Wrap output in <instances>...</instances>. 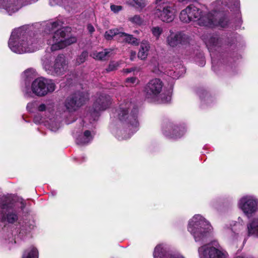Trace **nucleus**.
Returning a JSON list of instances; mask_svg holds the SVG:
<instances>
[{
	"mask_svg": "<svg viewBox=\"0 0 258 258\" xmlns=\"http://www.w3.org/2000/svg\"><path fill=\"white\" fill-rule=\"evenodd\" d=\"M62 23L56 20L47 24L45 32L47 43L52 51L63 49L77 41L75 37H69L67 28H61Z\"/></svg>",
	"mask_w": 258,
	"mask_h": 258,
	"instance_id": "obj_1",
	"label": "nucleus"
},
{
	"mask_svg": "<svg viewBox=\"0 0 258 258\" xmlns=\"http://www.w3.org/2000/svg\"><path fill=\"white\" fill-rule=\"evenodd\" d=\"M179 18L184 23L197 21L200 26L211 28L216 26L224 28L227 24V22L223 23L221 19L217 21L212 13L204 14L200 9L194 5H189L182 10L179 13Z\"/></svg>",
	"mask_w": 258,
	"mask_h": 258,
	"instance_id": "obj_2",
	"label": "nucleus"
},
{
	"mask_svg": "<svg viewBox=\"0 0 258 258\" xmlns=\"http://www.w3.org/2000/svg\"><path fill=\"white\" fill-rule=\"evenodd\" d=\"M8 45L13 52L23 54L36 51L40 47V43L35 38L28 36L23 28H19L12 32Z\"/></svg>",
	"mask_w": 258,
	"mask_h": 258,
	"instance_id": "obj_3",
	"label": "nucleus"
},
{
	"mask_svg": "<svg viewBox=\"0 0 258 258\" xmlns=\"http://www.w3.org/2000/svg\"><path fill=\"white\" fill-rule=\"evenodd\" d=\"M138 109L135 105L129 100L122 101L116 110V116L127 130L131 131L132 134L139 128Z\"/></svg>",
	"mask_w": 258,
	"mask_h": 258,
	"instance_id": "obj_4",
	"label": "nucleus"
},
{
	"mask_svg": "<svg viewBox=\"0 0 258 258\" xmlns=\"http://www.w3.org/2000/svg\"><path fill=\"white\" fill-rule=\"evenodd\" d=\"M187 229L195 241L199 243L206 242L213 230L210 223L200 214H196L189 220Z\"/></svg>",
	"mask_w": 258,
	"mask_h": 258,
	"instance_id": "obj_5",
	"label": "nucleus"
},
{
	"mask_svg": "<svg viewBox=\"0 0 258 258\" xmlns=\"http://www.w3.org/2000/svg\"><path fill=\"white\" fill-rule=\"evenodd\" d=\"M212 13L217 21L221 19L223 23L227 22L226 27L228 24L227 18L220 16L221 12H224L226 10H229L233 12L236 16V22L237 27H240L242 24V19L240 11V2L239 0H216L211 4Z\"/></svg>",
	"mask_w": 258,
	"mask_h": 258,
	"instance_id": "obj_6",
	"label": "nucleus"
},
{
	"mask_svg": "<svg viewBox=\"0 0 258 258\" xmlns=\"http://www.w3.org/2000/svg\"><path fill=\"white\" fill-rule=\"evenodd\" d=\"M55 89L56 86L53 80L39 77L32 82L31 88L26 86L23 92L27 97H32L33 94L38 97H43L53 92Z\"/></svg>",
	"mask_w": 258,
	"mask_h": 258,
	"instance_id": "obj_7",
	"label": "nucleus"
},
{
	"mask_svg": "<svg viewBox=\"0 0 258 258\" xmlns=\"http://www.w3.org/2000/svg\"><path fill=\"white\" fill-rule=\"evenodd\" d=\"M163 84L159 79L150 80L145 87L144 92L146 98L151 101L166 103L171 99V91L163 93Z\"/></svg>",
	"mask_w": 258,
	"mask_h": 258,
	"instance_id": "obj_8",
	"label": "nucleus"
},
{
	"mask_svg": "<svg viewBox=\"0 0 258 258\" xmlns=\"http://www.w3.org/2000/svg\"><path fill=\"white\" fill-rule=\"evenodd\" d=\"M156 6L153 14L161 21L169 23L173 21L176 16L175 4L171 0H156Z\"/></svg>",
	"mask_w": 258,
	"mask_h": 258,
	"instance_id": "obj_9",
	"label": "nucleus"
},
{
	"mask_svg": "<svg viewBox=\"0 0 258 258\" xmlns=\"http://www.w3.org/2000/svg\"><path fill=\"white\" fill-rule=\"evenodd\" d=\"M237 207L246 217L250 218L258 212V198L254 195H244L238 199Z\"/></svg>",
	"mask_w": 258,
	"mask_h": 258,
	"instance_id": "obj_10",
	"label": "nucleus"
},
{
	"mask_svg": "<svg viewBox=\"0 0 258 258\" xmlns=\"http://www.w3.org/2000/svg\"><path fill=\"white\" fill-rule=\"evenodd\" d=\"M68 61L63 54H59L55 58L54 64L52 66L49 59H43V67L48 74L59 76L63 74L68 69Z\"/></svg>",
	"mask_w": 258,
	"mask_h": 258,
	"instance_id": "obj_11",
	"label": "nucleus"
},
{
	"mask_svg": "<svg viewBox=\"0 0 258 258\" xmlns=\"http://www.w3.org/2000/svg\"><path fill=\"white\" fill-rule=\"evenodd\" d=\"M37 110L40 112L44 111L48 115L49 121L44 120V119L36 115L34 118V121L36 123H41L43 122H47L48 128L52 132H56L60 127L59 122L55 120V119L50 118V115H52L54 111V104L51 102H46L44 103H41L37 107Z\"/></svg>",
	"mask_w": 258,
	"mask_h": 258,
	"instance_id": "obj_12",
	"label": "nucleus"
},
{
	"mask_svg": "<svg viewBox=\"0 0 258 258\" xmlns=\"http://www.w3.org/2000/svg\"><path fill=\"white\" fill-rule=\"evenodd\" d=\"M200 258H227V252L219 244L204 245L198 249Z\"/></svg>",
	"mask_w": 258,
	"mask_h": 258,
	"instance_id": "obj_13",
	"label": "nucleus"
},
{
	"mask_svg": "<svg viewBox=\"0 0 258 258\" xmlns=\"http://www.w3.org/2000/svg\"><path fill=\"white\" fill-rule=\"evenodd\" d=\"M162 134L168 138L176 139L181 137L186 132L183 126H178L169 120H164L161 124Z\"/></svg>",
	"mask_w": 258,
	"mask_h": 258,
	"instance_id": "obj_14",
	"label": "nucleus"
},
{
	"mask_svg": "<svg viewBox=\"0 0 258 258\" xmlns=\"http://www.w3.org/2000/svg\"><path fill=\"white\" fill-rule=\"evenodd\" d=\"M37 0H0V9H4L10 15L17 12L23 6L31 4Z\"/></svg>",
	"mask_w": 258,
	"mask_h": 258,
	"instance_id": "obj_15",
	"label": "nucleus"
},
{
	"mask_svg": "<svg viewBox=\"0 0 258 258\" xmlns=\"http://www.w3.org/2000/svg\"><path fill=\"white\" fill-rule=\"evenodd\" d=\"M88 98V95L83 93H77L68 97L64 104L67 110L69 112L75 111Z\"/></svg>",
	"mask_w": 258,
	"mask_h": 258,
	"instance_id": "obj_16",
	"label": "nucleus"
},
{
	"mask_svg": "<svg viewBox=\"0 0 258 258\" xmlns=\"http://www.w3.org/2000/svg\"><path fill=\"white\" fill-rule=\"evenodd\" d=\"M111 104V98L109 96L102 94L100 95L96 100L91 110V115L95 120L98 117L100 111L106 109Z\"/></svg>",
	"mask_w": 258,
	"mask_h": 258,
	"instance_id": "obj_17",
	"label": "nucleus"
},
{
	"mask_svg": "<svg viewBox=\"0 0 258 258\" xmlns=\"http://www.w3.org/2000/svg\"><path fill=\"white\" fill-rule=\"evenodd\" d=\"M202 39L210 51L217 50L221 47L226 48V45L229 46V44H224L221 39L216 34L205 35L203 36Z\"/></svg>",
	"mask_w": 258,
	"mask_h": 258,
	"instance_id": "obj_18",
	"label": "nucleus"
},
{
	"mask_svg": "<svg viewBox=\"0 0 258 258\" xmlns=\"http://www.w3.org/2000/svg\"><path fill=\"white\" fill-rule=\"evenodd\" d=\"M153 255L154 258H185L178 253H170L168 246L164 244H159L155 247Z\"/></svg>",
	"mask_w": 258,
	"mask_h": 258,
	"instance_id": "obj_19",
	"label": "nucleus"
},
{
	"mask_svg": "<svg viewBox=\"0 0 258 258\" xmlns=\"http://www.w3.org/2000/svg\"><path fill=\"white\" fill-rule=\"evenodd\" d=\"M168 44L171 47H175L179 44L185 43L188 41V37L182 32L174 33L170 31V34L167 38Z\"/></svg>",
	"mask_w": 258,
	"mask_h": 258,
	"instance_id": "obj_20",
	"label": "nucleus"
},
{
	"mask_svg": "<svg viewBox=\"0 0 258 258\" xmlns=\"http://www.w3.org/2000/svg\"><path fill=\"white\" fill-rule=\"evenodd\" d=\"M235 225V222H232L229 224H225L223 226V232L228 240L232 243L241 241L242 234L240 232H236L233 230L232 227Z\"/></svg>",
	"mask_w": 258,
	"mask_h": 258,
	"instance_id": "obj_21",
	"label": "nucleus"
},
{
	"mask_svg": "<svg viewBox=\"0 0 258 258\" xmlns=\"http://www.w3.org/2000/svg\"><path fill=\"white\" fill-rule=\"evenodd\" d=\"M5 210H3L0 213V221L2 222H7L10 223H13L18 220V216L15 212L8 209L4 213Z\"/></svg>",
	"mask_w": 258,
	"mask_h": 258,
	"instance_id": "obj_22",
	"label": "nucleus"
},
{
	"mask_svg": "<svg viewBox=\"0 0 258 258\" xmlns=\"http://www.w3.org/2000/svg\"><path fill=\"white\" fill-rule=\"evenodd\" d=\"M247 234L258 238V217L250 220L247 224Z\"/></svg>",
	"mask_w": 258,
	"mask_h": 258,
	"instance_id": "obj_23",
	"label": "nucleus"
},
{
	"mask_svg": "<svg viewBox=\"0 0 258 258\" xmlns=\"http://www.w3.org/2000/svg\"><path fill=\"white\" fill-rule=\"evenodd\" d=\"M150 48L149 42L146 40L142 41L138 54V57L142 60L145 59L147 57Z\"/></svg>",
	"mask_w": 258,
	"mask_h": 258,
	"instance_id": "obj_24",
	"label": "nucleus"
},
{
	"mask_svg": "<svg viewBox=\"0 0 258 258\" xmlns=\"http://www.w3.org/2000/svg\"><path fill=\"white\" fill-rule=\"evenodd\" d=\"M119 41L124 42L135 46L138 45L140 42V39L133 37L132 35L122 32L121 33H120Z\"/></svg>",
	"mask_w": 258,
	"mask_h": 258,
	"instance_id": "obj_25",
	"label": "nucleus"
},
{
	"mask_svg": "<svg viewBox=\"0 0 258 258\" xmlns=\"http://www.w3.org/2000/svg\"><path fill=\"white\" fill-rule=\"evenodd\" d=\"M93 139V136L89 131H86L83 134L76 138V143L80 145H84L89 143Z\"/></svg>",
	"mask_w": 258,
	"mask_h": 258,
	"instance_id": "obj_26",
	"label": "nucleus"
},
{
	"mask_svg": "<svg viewBox=\"0 0 258 258\" xmlns=\"http://www.w3.org/2000/svg\"><path fill=\"white\" fill-rule=\"evenodd\" d=\"M112 54V50L110 49H105L102 51H94L90 55L95 59L103 60L109 57Z\"/></svg>",
	"mask_w": 258,
	"mask_h": 258,
	"instance_id": "obj_27",
	"label": "nucleus"
},
{
	"mask_svg": "<svg viewBox=\"0 0 258 258\" xmlns=\"http://www.w3.org/2000/svg\"><path fill=\"white\" fill-rule=\"evenodd\" d=\"M125 4L137 10H142L147 5L146 0H132L125 2Z\"/></svg>",
	"mask_w": 258,
	"mask_h": 258,
	"instance_id": "obj_28",
	"label": "nucleus"
},
{
	"mask_svg": "<svg viewBox=\"0 0 258 258\" xmlns=\"http://www.w3.org/2000/svg\"><path fill=\"white\" fill-rule=\"evenodd\" d=\"M38 254L37 248L31 246L24 251L23 258H38Z\"/></svg>",
	"mask_w": 258,
	"mask_h": 258,
	"instance_id": "obj_29",
	"label": "nucleus"
},
{
	"mask_svg": "<svg viewBox=\"0 0 258 258\" xmlns=\"http://www.w3.org/2000/svg\"><path fill=\"white\" fill-rule=\"evenodd\" d=\"M122 32L118 29H113L106 31L104 34V37L107 40H111L114 36H116L118 39H120V33Z\"/></svg>",
	"mask_w": 258,
	"mask_h": 258,
	"instance_id": "obj_30",
	"label": "nucleus"
},
{
	"mask_svg": "<svg viewBox=\"0 0 258 258\" xmlns=\"http://www.w3.org/2000/svg\"><path fill=\"white\" fill-rule=\"evenodd\" d=\"M35 71L33 69H28L23 74V77L26 81H29L35 77Z\"/></svg>",
	"mask_w": 258,
	"mask_h": 258,
	"instance_id": "obj_31",
	"label": "nucleus"
},
{
	"mask_svg": "<svg viewBox=\"0 0 258 258\" xmlns=\"http://www.w3.org/2000/svg\"><path fill=\"white\" fill-rule=\"evenodd\" d=\"M151 31L156 39H158L163 33V28L160 26H154L151 28Z\"/></svg>",
	"mask_w": 258,
	"mask_h": 258,
	"instance_id": "obj_32",
	"label": "nucleus"
},
{
	"mask_svg": "<svg viewBox=\"0 0 258 258\" xmlns=\"http://www.w3.org/2000/svg\"><path fill=\"white\" fill-rule=\"evenodd\" d=\"M128 21L132 23L137 25H142L144 21L143 18L139 15H135L129 17Z\"/></svg>",
	"mask_w": 258,
	"mask_h": 258,
	"instance_id": "obj_33",
	"label": "nucleus"
},
{
	"mask_svg": "<svg viewBox=\"0 0 258 258\" xmlns=\"http://www.w3.org/2000/svg\"><path fill=\"white\" fill-rule=\"evenodd\" d=\"M88 56V52L86 51L82 52V53L78 56L76 59V64L79 65L84 62Z\"/></svg>",
	"mask_w": 258,
	"mask_h": 258,
	"instance_id": "obj_34",
	"label": "nucleus"
},
{
	"mask_svg": "<svg viewBox=\"0 0 258 258\" xmlns=\"http://www.w3.org/2000/svg\"><path fill=\"white\" fill-rule=\"evenodd\" d=\"M126 86L127 87H131L132 85L137 84L138 83V80L136 77H131L128 78L125 81Z\"/></svg>",
	"mask_w": 258,
	"mask_h": 258,
	"instance_id": "obj_35",
	"label": "nucleus"
},
{
	"mask_svg": "<svg viewBox=\"0 0 258 258\" xmlns=\"http://www.w3.org/2000/svg\"><path fill=\"white\" fill-rule=\"evenodd\" d=\"M24 227L28 230H30L34 227V222L32 220H29L25 222Z\"/></svg>",
	"mask_w": 258,
	"mask_h": 258,
	"instance_id": "obj_36",
	"label": "nucleus"
},
{
	"mask_svg": "<svg viewBox=\"0 0 258 258\" xmlns=\"http://www.w3.org/2000/svg\"><path fill=\"white\" fill-rule=\"evenodd\" d=\"M118 65L119 64L117 62H111L109 64L108 67L106 69V71L107 72L112 71L115 70Z\"/></svg>",
	"mask_w": 258,
	"mask_h": 258,
	"instance_id": "obj_37",
	"label": "nucleus"
},
{
	"mask_svg": "<svg viewBox=\"0 0 258 258\" xmlns=\"http://www.w3.org/2000/svg\"><path fill=\"white\" fill-rule=\"evenodd\" d=\"M110 9L114 13H117L122 10L121 6L111 5L110 6Z\"/></svg>",
	"mask_w": 258,
	"mask_h": 258,
	"instance_id": "obj_38",
	"label": "nucleus"
},
{
	"mask_svg": "<svg viewBox=\"0 0 258 258\" xmlns=\"http://www.w3.org/2000/svg\"><path fill=\"white\" fill-rule=\"evenodd\" d=\"M168 74L174 79L178 78L180 76V74L176 71H170L168 72Z\"/></svg>",
	"mask_w": 258,
	"mask_h": 258,
	"instance_id": "obj_39",
	"label": "nucleus"
},
{
	"mask_svg": "<svg viewBox=\"0 0 258 258\" xmlns=\"http://www.w3.org/2000/svg\"><path fill=\"white\" fill-rule=\"evenodd\" d=\"M35 102H34V101L28 103L27 105V110L30 112L32 111L33 108L35 107Z\"/></svg>",
	"mask_w": 258,
	"mask_h": 258,
	"instance_id": "obj_40",
	"label": "nucleus"
},
{
	"mask_svg": "<svg viewBox=\"0 0 258 258\" xmlns=\"http://www.w3.org/2000/svg\"><path fill=\"white\" fill-rule=\"evenodd\" d=\"M119 134H120V132H118V133H117V134H116L117 137L118 138V139L119 140L127 139L130 138L131 137V135H127V136H123L122 137H121L119 136Z\"/></svg>",
	"mask_w": 258,
	"mask_h": 258,
	"instance_id": "obj_41",
	"label": "nucleus"
},
{
	"mask_svg": "<svg viewBox=\"0 0 258 258\" xmlns=\"http://www.w3.org/2000/svg\"><path fill=\"white\" fill-rule=\"evenodd\" d=\"M163 70L162 69V68H160L159 66L158 65L157 68H155L154 70H153V71L156 73V74H159V73H162L163 72Z\"/></svg>",
	"mask_w": 258,
	"mask_h": 258,
	"instance_id": "obj_42",
	"label": "nucleus"
},
{
	"mask_svg": "<svg viewBox=\"0 0 258 258\" xmlns=\"http://www.w3.org/2000/svg\"><path fill=\"white\" fill-rule=\"evenodd\" d=\"M87 29L89 31V32L91 33H93L95 30L94 27L91 24L88 25Z\"/></svg>",
	"mask_w": 258,
	"mask_h": 258,
	"instance_id": "obj_43",
	"label": "nucleus"
},
{
	"mask_svg": "<svg viewBox=\"0 0 258 258\" xmlns=\"http://www.w3.org/2000/svg\"><path fill=\"white\" fill-rule=\"evenodd\" d=\"M136 56V52L135 51H131L130 53V59L133 60Z\"/></svg>",
	"mask_w": 258,
	"mask_h": 258,
	"instance_id": "obj_44",
	"label": "nucleus"
},
{
	"mask_svg": "<svg viewBox=\"0 0 258 258\" xmlns=\"http://www.w3.org/2000/svg\"><path fill=\"white\" fill-rule=\"evenodd\" d=\"M134 71V69L132 68V69H124L123 70V72L125 73H130L133 71Z\"/></svg>",
	"mask_w": 258,
	"mask_h": 258,
	"instance_id": "obj_45",
	"label": "nucleus"
},
{
	"mask_svg": "<svg viewBox=\"0 0 258 258\" xmlns=\"http://www.w3.org/2000/svg\"><path fill=\"white\" fill-rule=\"evenodd\" d=\"M248 255H239V256H236L235 258H247V256Z\"/></svg>",
	"mask_w": 258,
	"mask_h": 258,
	"instance_id": "obj_46",
	"label": "nucleus"
},
{
	"mask_svg": "<svg viewBox=\"0 0 258 258\" xmlns=\"http://www.w3.org/2000/svg\"><path fill=\"white\" fill-rule=\"evenodd\" d=\"M211 205L213 207H215L216 205V202L215 201H213L212 202H211Z\"/></svg>",
	"mask_w": 258,
	"mask_h": 258,
	"instance_id": "obj_47",
	"label": "nucleus"
},
{
	"mask_svg": "<svg viewBox=\"0 0 258 258\" xmlns=\"http://www.w3.org/2000/svg\"><path fill=\"white\" fill-rule=\"evenodd\" d=\"M247 258H253V257L252 256H251L248 255V256H247Z\"/></svg>",
	"mask_w": 258,
	"mask_h": 258,
	"instance_id": "obj_48",
	"label": "nucleus"
},
{
	"mask_svg": "<svg viewBox=\"0 0 258 258\" xmlns=\"http://www.w3.org/2000/svg\"><path fill=\"white\" fill-rule=\"evenodd\" d=\"M184 71V69L183 68H182V73H183Z\"/></svg>",
	"mask_w": 258,
	"mask_h": 258,
	"instance_id": "obj_49",
	"label": "nucleus"
},
{
	"mask_svg": "<svg viewBox=\"0 0 258 258\" xmlns=\"http://www.w3.org/2000/svg\"><path fill=\"white\" fill-rule=\"evenodd\" d=\"M212 63L213 64V62H212ZM213 69H214V66L213 64Z\"/></svg>",
	"mask_w": 258,
	"mask_h": 258,
	"instance_id": "obj_50",
	"label": "nucleus"
},
{
	"mask_svg": "<svg viewBox=\"0 0 258 258\" xmlns=\"http://www.w3.org/2000/svg\"><path fill=\"white\" fill-rule=\"evenodd\" d=\"M204 62L203 61V62H202V65H204Z\"/></svg>",
	"mask_w": 258,
	"mask_h": 258,
	"instance_id": "obj_51",
	"label": "nucleus"
}]
</instances>
